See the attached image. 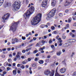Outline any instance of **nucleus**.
<instances>
[{
    "mask_svg": "<svg viewBox=\"0 0 76 76\" xmlns=\"http://www.w3.org/2000/svg\"><path fill=\"white\" fill-rule=\"evenodd\" d=\"M14 40L15 42H18V39H15Z\"/></svg>",
    "mask_w": 76,
    "mask_h": 76,
    "instance_id": "nucleus-28",
    "label": "nucleus"
},
{
    "mask_svg": "<svg viewBox=\"0 0 76 76\" xmlns=\"http://www.w3.org/2000/svg\"><path fill=\"white\" fill-rule=\"evenodd\" d=\"M71 21H72V18H69L68 19V22H69V23H70V22H71Z\"/></svg>",
    "mask_w": 76,
    "mask_h": 76,
    "instance_id": "nucleus-26",
    "label": "nucleus"
},
{
    "mask_svg": "<svg viewBox=\"0 0 76 76\" xmlns=\"http://www.w3.org/2000/svg\"><path fill=\"white\" fill-rule=\"evenodd\" d=\"M19 23V22H14L12 23V25L11 26L10 29H11L12 31H15L16 30V28L17 25Z\"/></svg>",
    "mask_w": 76,
    "mask_h": 76,
    "instance_id": "nucleus-5",
    "label": "nucleus"
},
{
    "mask_svg": "<svg viewBox=\"0 0 76 76\" xmlns=\"http://www.w3.org/2000/svg\"><path fill=\"white\" fill-rule=\"evenodd\" d=\"M39 45V43L38 42L36 45L35 47H38Z\"/></svg>",
    "mask_w": 76,
    "mask_h": 76,
    "instance_id": "nucleus-40",
    "label": "nucleus"
},
{
    "mask_svg": "<svg viewBox=\"0 0 76 76\" xmlns=\"http://www.w3.org/2000/svg\"><path fill=\"white\" fill-rule=\"evenodd\" d=\"M65 12L66 13H67V12H69V10H65Z\"/></svg>",
    "mask_w": 76,
    "mask_h": 76,
    "instance_id": "nucleus-54",
    "label": "nucleus"
},
{
    "mask_svg": "<svg viewBox=\"0 0 76 76\" xmlns=\"http://www.w3.org/2000/svg\"><path fill=\"white\" fill-rule=\"evenodd\" d=\"M3 51H6V48H4L2 49Z\"/></svg>",
    "mask_w": 76,
    "mask_h": 76,
    "instance_id": "nucleus-56",
    "label": "nucleus"
},
{
    "mask_svg": "<svg viewBox=\"0 0 76 76\" xmlns=\"http://www.w3.org/2000/svg\"><path fill=\"white\" fill-rule=\"evenodd\" d=\"M47 1H43L42 4V7H45V8H46V6H47Z\"/></svg>",
    "mask_w": 76,
    "mask_h": 76,
    "instance_id": "nucleus-7",
    "label": "nucleus"
},
{
    "mask_svg": "<svg viewBox=\"0 0 76 76\" xmlns=\"http://www.w3.org/2000/svg\"><path fill=\"white\" fill-rule=\"evenodd\" d=\"M69 34L72 37H75V35L74 34H73V33H72V32H70Z\"/></svg>",
    "mask_w": 76,
    "mask_h": 76,
    "instance_id": "nucleus-20",
    "label": "nucleus"
},
{
    "mask_svg": "<svg viewBox=\"0 0 76 76\" xmlns=\"http://www.w3.org/2000/svg\"><path fill=\"white\" fill-rule=\"evenodd\" d=\"M56 39H58V38H59V36L58 35L57 36H56Z\"/></svg>",
    "mask_w": 76,
    "mask_h": 76,
    "instance_id": "nucleus-63",
    "label": "nucleus"
},
{
    "mask_svg": "<svg viewBox=\"0 0 76 76\" xmlns=\"http://www.w3.org/2000/svg\"><path fill=\"white\" fill-rule=\"evenodd\" d=\"M51 29L52 30H54L55 29V27L54 26L51 27Z\"/></svg>",
    "mask_w": 76,
    "mask_h": 76,
    "instance_id": "nucleus-34",
    "label": "nucleus"
},
{
    "mask_svg": "<svg viewBox=\"0 0 76 76\" xmlns=\"http://www.w3.org/2000/svg\"><path fill=\"white\" fill-rule=\"evenodd\" d=\"M3 25H0V29H1V28H3Z\"/></svg>",
    "mask_w": 76,
    "mask_h": 76,
    "instance_id": "nucleus-55",
    "label": "nucleus"
},
{
    "mask_svg": "<svg viewBox=\"0 0 76 76\" xmlns=\"http://www.w3.org/2000/svg\"><path fill=\"white\" fill-rule=\"evenodd\" d=\"M13 60L14 61H16L17 60V58H15Z\"/></svg>",
    "mask_w": 76,
    "mask_h": 76,
    "instance_id": "nucleus-58",
    "label": "nucleus"
},
{
    "mask_svg": "<svg viewBox=\"0 0 76 76\" xmlns=\"http://www.w3.org/2000/svg\"><path fill=\"white\" fill-rule=\"evenodd\" d=\"M42 43L43 44H44L45 43V41L44 40H42Z\"/></svg>",
    "mask_w": 76,
    "mask_h": 76,
    "instance_id": "nucleus-47",
    "label": "nucleus"
},
{
    "mask_svg": "<svg viewBox=\"0 0 76 76\" xmlns=\"http://www.w3.org/2000/svg\"><path fill=\"white\" fill-rule=\"evenodd\" d=\"M13 73L14 75H16V71L15 70H13Z\"/></svg>",
    "mask_w": 76,
    "mask_h": 76,
    "instance_id": "nucleus-21",
    "label": "nucleus"
},
{
    "mask_svg": "<svg viewBox=\"0 0 76 76\" xmlns=\"http://www.w3.org/2000/svg\"><path fill=\"white\" fill-rule=\"evenodd\" d=\"M22 39H23V40H25V39H26V37H24L23 36H22Z\"/></svg>",
    "mask_w": 76,
    "mask_h": 76,
    "instance_id": "nucleus-38",
    "label": "nucleus"
},
{
    "mask_svg": "<svg viewBox=\"0 0 76 76\" xmlns=\"http://www.w3.org/2000/svg\"><path fill=\"white\" fill-rule=\"evenodd\" d=\"M58 69V67H57L56 68V73H55V76H64V75H60L58 73V72H57V70Z\"/></svg>",
    "mask_w": 76,
    "mask_h": 76,
    "instance_id": "nucleus-9",
    "label": "nucleus"
},
{
    "mask_svg": "<svg viewBox=\"0 0 76 76\" xmlns=\"http://www.w3.org/2000/svg\"><path fill=\"white\" fill-rule=\"evenodd\" d=\"M61 54V52H59L57 53L56 55L57 56H60Z\"/></svg>",
    "mask_w": 76,
    "mask_h": 76,
    "instance_id": "nucleus-23",
    "label": "nucleus"
},
{
    "mask_svg": "<svg viewBox=\"0 0 76 76\" xmlns=\"http://www.w3.org/2000/svg\"><path fill=\"white\" fill-rule=\"evenodd\" d=\"M22 52L23 53H25V52H26V50H23L22 51Z\"/></svg>",
    "mask_w": 76,
    "mask_h": 76,
    "instance_id": "nucleus-46",
    "label": "nucleus"
},
{
    "mask_svg": "<svg viewBox=\"0 0 76 76\" xmlns=\"http://www.w3.org/2000/svg\"><path fill=\"white\" fill-rule=\"evenodd\" d=\"M13 56H15L16 55V53L15 52L13 53L12 54Z\"/></svg>",
    "mask_w": 76,
    "mask_h": 76,
    "instance_id": "nucleus-52",
    "label": "nucleus"
},
{
    "mask_svg": "<svg viewBox=\"0 0 76 76\" xmlns=\"http://www.w3.org/2000/svg\"><path fill=\"white\" fill-rule=\"evenodd\" d=\"M22 54V53L20 51L18 52L17 53V55H21Z\"/></svg>",
    "mask_w": 76,
    "mask_h": 76,
    "instance_id": "nucleus-25",
    "label": "nucleus"
},
{
    "mask_svg": "<svg viewBox=\"0 0 76 76\" xmlns=\"http://www.w3.org/2000/svg\"><path fill=\"white\" fill-rule=\"evenodd\" d=\"M69 28V24H67L66 25V26L64 27V29H67V28Z\"/></svg>",
    "mask_w": 76,
    "mask_h": 76,
    "instance_id": "nucleus-17",
    "label": "nucleus"
},
{
    "mask_svg": "<svg viewBox=\"0 0 76 76\" xmlns=\"http://www.w3.org/2000/svg\"><path fill=\"white\" fill-rule=\"evenodd\" d=\"M66 71V68H62L60 69V71L61 73H64Z\"/></svg>",
    "mask_w": 76,
    "mask_h": 76,
    "instance_id": "nucleus-12",
    "label": "nucleus"
},
{
    "mask_svg": "<svg viewBox=\"0 0 76 76\" xmlns=\"http://www.w3.org/2000/svg\"><path fill=\"white\" fill-rule=\"evenodd\" d=\"M37 52H38V50H34L33 52L34 54H35V53H37Z\"/></svg>",
    "mask_w": 76,
    "mask_h": 76,
    "instance_id": "nucleus-30",
    "label": "nucleus"
},
{
    "mask_svg": "<svg viewBox=\"0 0 76 76\" xmlns=\"http://www.w3.org/2000/svg\"><path fill=\"white\" fill-rule=\"evenodd\" d=\"M28 61H31V58H28Z\"/></svg>",
    "mask_w": 76,
    "mask_h": 76,
    "instance_id": "nucleus-59",
    "label": "nucleus"
},
{
    "mask_svg": "<svg viewBox=\"0 0 76 76\" xmlns=\"http://www.w3.org/2000/svg\"><path fill=\"white\" fill-rule=\"evenodd\" d=\"M73 76H76V72H74L72 75Z\"/></svg>",
    "mask_w": 76,
    "mask_h": 76,
    "instance_id": "nucleus-31",
    "label": "nucleus"
},
{
    "mask_svg": "<svg viewBox=\"0 0 76 76\" xmlns=\"http://www.w3.org/2000/svg\"><path fill=\"white\" fill-rule=\"evenodd\" d=\"M53 33L54 34H57V31H54Z\"/></svg>",
    "mask_w": 76,
    "mask_h": 76,
    "instance_id": "nucleus-62",
    "label": "nucleus"
},
{
    "mask_svg": "<svg viewBox=\"0 0 76 76\" xmlns=\"http://www.w3.org/2000/svg\"><path fill=\"white\" fill-rule=\"evenodd\" d=\"M26 4H28L29 3V1L28 0H26Z\"/></svg>",
    "mask_w": 76,
    "mask_h": 76,
    "instance_id": "nucleus-48",
    "label": "nucleus"
},
{
    "mask_svg": "<svg viewBox=\"0 0 76 76\" xmlns=\"http://www.w3.org/2000/svg\"><path fill=\"white\" fill-rule=\"evenodd\" d=\"M4 1V0H0V6H1L3 4Z\"/></svg>",
    "mask_w": 76,
    "mask_h": 76,
    "instance_id": "nucleus-19",
    "label": "nucleus"
},
{
    "mask_svg": "<svg viewBox=\"0 0 76 76\" xmlns=\"http://www.w3.org/2000/svg\"><path fill=\"white\" fill-rule=\"evenodd\" d=\"M1 57H2V58H4V57H5V56H4V55H2V56H1Z\"/></svg>",
    "mask_w": 76,
    "mask_h": 76,
    "instance_id": "nucleus-61",
    "label": "nucleus"
},
{
    "mask_svg": "<svg viewBox=\"0 0 76 76\" xmlns=\"http://www.w3.org/2000/svg\"><path fill=\"white\" fill-rule=\"evenodd\" d=\"M56 12V8H53L49 13L47 14V16L48 18H50L51 17H53L55 15V13Z\"/></svg>",
    "mask_w": 76,
    "mask_h": 76,
    "instance_id": "nucleus-4",
    "label": "nucleus"
},
{
    "mask_svg": "<svg viewBox=\"0 0 76 76\" xmlns=\"http://www.w3.org/2000/svg\"><path fill=\"white\" fill-rule=\"evenodd\" d=\"M21 3V2L20 1H15L14 2V4L12 5L14 8V11H16L19 9Z\"/></svg>",
    "mask_w": 76,
    "mask_h": 76,
    "instance_id": "nucleus-3",
    "label": "nucleus"
},
{
    "mask_svg": "<svg viewBox=\"0 0 76 76\" xmlns=\"http://www.w3.org/2000/svg\"><path fill=\"white\" fill-rule=\"evenodd\" d=\"M24 61H25V63H26V64L28 62V60H24Z\"/></svg>",
    "mask_w": 76,
    "mask_h": 76,
    "instance_id": "nucleus-50",
    "label": "nucleus"
},
{
    "mask_svg": "<svg viewBox=\"0 0 76 76\" xmlns=\"http://www.w3.org/2000/svg\"><path fill=\"white\" fill-rule=\"evenodd\" d=\"M30 50H31V48H29L26 49V52H28V51Z\"/></svg>",
    "mask_w": 76,
    "mask_h": 76,
    "instance_id": "nucleus-32",
    "label": "nucleus"
},
{
    "mask_svg": "<svg viewBox=\"0 0 76 76\" xmlns=\"http://www.w3.org/2000/svg\"><path fill=\"white\" fill-rule=\"evenodd\" d=\"M1 69H2V70H5V67H4V66H2L1 67Z\"/></svg>",
    "mask_w": 76,
    "mask_h": 76,
    "instance_id": "nucleus-42",
    "label": "nucleus"
},
{
    "mask_svg": "<svg viewBox=\"0 0 76 76\" xmlns=\"http://www.w3.org/2000/svg\"><path fill=\"white\" fill-rule=\"evenodd\" d=\"M10 50H11L10 48H7V50H8V51H10Z\"/></svg>",
    "mask_w": 76,
    "mask_h": 76,
    "instance_id": "nucleus-51",
    "label": "nucleus"
},
{
    "mask_svg": "<svg viewBox=\"0 0 76 76\" xmlns=\"http://www.w3.org/2000/svg\"><path fill=\"white\" fill-rule=\"evenodd\" d=\"M33 39L34 41H35L37 39V38L36 37H34Z\"/></svg>",
    "mask_w": 76,
    "mask_h": 76,
    "instance_id": "nucleus-57",
    "label": "nucleus"
},
{
    "mask_svg": "<svg viewBox=\"0 0 76 76\" xmlns=\"http://www.w3.org/2000/svg\"><path fill=\"white\" fill-rule=\"evenodd\" d=\"M62 38L63 39H65L66 38V36L64 35H63L62 36Z\"/></svg>",
    "mask_w": 76,
    "mask_h": 76,
    "instance_id": "nucleus-49",
    "label": "nucleus"
},
{
    "mask_svg": "<svg viewBox=\"0 0 76 76\" xmlns=\"http://www.w3.org/2000/svg\"><path fill=\"white\" fill-rule=\"evenodd\" d=\"M71 32H72V33H74V32H75V34H76V30H72Z\"/></svg>",
    "mask_w": 76,
    "mask_h": 76,
    "instance_id": "nucleus-29",
    "label": "nucleus"
},
{
    "mask_svg": "<svg viewBox=\"0 0 76 76\" xmlns=\"http://www.w3.org/2000/svg\"><path fill=\"white\" fill-rule=\"evenodd\" d=\"M35 66H36V65H35V64H32V67H35Z\"/></svg>",
    "mask_w": 76,
    "mask_h": 76,
    "instance_id": "nucleus-60",
    "label": "nucleus"
},
{
    "mask_svg": "<svg viewBox=\"0 0 76 76\" xmlns=\"http://www.w3.org/2000/svg\"><path fill=\"white\" fill-rule=\"evenodd\" d=\"M44 26H45L44 25H42L40 26V28H44Z\"/></svg>",
    "mask_w": 76,
    "mask_h": 76,
    "instance_id": "nucleus-35",
    "label": "nucleus"
},
{
    "mask_svg": "<svg viewBox=\"0 0 76 76\" xmlns=\"http://www.w3.org/2000/svg\"><path fill=\"white\" fill-rule=\"evenodd\" d=\"M10 14L9 13H7L4 15V16L2 17V19L4 20V22H5V20H7V19H9Z\"/></svg>",
    "mask_w": 76,
    "mask_h": 76,
    "instance_id": "nucleus-6",
    "label": "nucleus"
},
{
    "mask_svg": "<svg viewBox=\"0 0 76 76\" xmlns=\"http://www.w3.org/2000/svg\"><path fill=\"white\" fill-rule=\"evenodd\" d=\"M41 14L40 13L37 14L36 17L33 20V21H32L31 22L32 25L34 26L37 25L38 23L41 21Z\"/></svg>",
    "mask_w": 76,
    "mask_h": 76,
    "instance_id": "nucleus-1",
    "label": "nucleus"
},
{
    "mask_svg": "<svg viewBox=\"0 0 76 76\" xmlns=\"http://www.w3.org/2000/svg\"><path fill=\"white\" fill-rule=\"evenodd\" d=\"M8 61L9 63H10V62H11V61H12V59H9L8 60Z\"/></svg>",
    "mask_w": 76,
    "mask_h": 76,
    "instance_id": "nucleus-41",
    "label": "nucleus"
},
{
    "mask_svg": "<svg viewBox=\"0 0 76 76\" xmlns=\"http://www.w3.org/2000/svg\"><path fill=\"white\" fill-rule=\"evenodd\" d=\"M21 69H25V66L24 65H22L21 67Z\"/></svg>",
    "mask_w": 76,
    "mask_h": 76,
    "instance_id": "nucleus-44",
    "label": "nucleus"
},
{
    "mask_svg": "<svg viewBox=\"0 0 76 76\" xmlns=\"http://www.w3.org/2000/svg\"><path fill=\"white\" fill-rule=\"evenodd\" d=\"M11 6V4L10 2H7L6 5H4L5 7H10Z\"/></svg>",
    "mask_w": 76,
    "mask_h": 76,
    "instance_id": "nucleus-14",
    "label": "nucleus"
},
{
    "mask_svg": "<svg viewBox=\"0 0 76 76\" xmlns=\"http://www.w3.org/2000/svg\"><path fill=\"white\" fill-rule=\"evenodd\" d=\"M68 41L70 42H74L76 41V40L75 39H69Z\"/></svg>",
    "mask_w": 76,
    "mask_h": 76,
    "instance_id": "nucleus-15",
    "label": "nucleus"
},
{
    "mask_svg": "<svg viewBox=\"0 0 76 76\" xmlns=\"http://www.w3.org/2000/svg\"><path fill=\"white\" fill-rule=\"evenodd\" d=\"M44 73L46 75H48L50 74V71L48 69L45 70L44 71Z\"/></svg>",
    "mask_w": 76,
    "mask_h": 76,
    "instance_id": "nucleus-8",
    "label": "nucleus"
},
{
    "mask_svg": "<svg viewBox=\"0 0 76 76\" xmlns=\"http://www.w3.org/2000/svg\"><path fill=\"white\" fill-rule=\"evenodd\" d=\"M4 65L5 67H7L8 65V62H5L4 64Z\"/></svg>",
    "mask_w": 76,
    "mask_h": 76,
    "instance_id": "nucleus-18",
    "label": "nucleus"
},
{
    "mask_svg": "<svg viewBox=\"0 0 76 76\" xmlns=\"http://www.w3.org/2000/svg\"><path fill=\"white\" fill-rule=\"evenodd\" d=\"M71 42H68L67 43H66L64 45V46L65 47H68V46H69V45H71Z\"/></svg>",
    "mask_w": 76,
    "mask_h": 76,
    "instance_id": "nucleus-10",
    "label": "nucleus"
},
{
    "mask_svg": "<svg viewBox=\"0 0 76 76\" xmlns=\"http://www.w3.org/2000/svg\"><path fill=\"white\" fill-rule=\"evenodd\" d=\"M49 74L50 76H53L54 74V72H52L51 73V72H50V74Z\"/></svg>",
    "mask_w": 76,
    "mask_h": 76,
    "instance_id": "nucleus-22",
    "label": "nucleus"
},
{
    "mask_svg": "<svg viewBox=\"0 0 76 76\" xmlns=\"http://www.w3.org/2000/svg\"><path fill=\"white\" fill-rule=\"evenodd\" d=\"M73 26H76V23H75L74 24Z\"/></svg>",
    "mask_w": 76,
    "mask_h": 76,
    "instance_id": "nucleus-64",
    "label": "nucleus"
},
{
    "mask_svg": "<svg viewBox=\"0 0 76 76\" xmlns=\"http://www.w3.org/2000/svg\"><path fill=\"white\" fill-rule=\"evenodd\" d=\"M35 10V8L34 7H31L26 12H25L24 14L23 15V16L25 18V19H26L29 18V17L31 15H32L33 13L34 10Z\"/></svg>",
    "mask_w": 76,
    "mask_h": 76,
    "instance_id": "nucleus-2",
    "label": "nucleus"
},
{
    "mask_svg": "<svg viewBox=\"0 0 76 76\" xmlns=\"http://www.w3.org/2000/svg\"><path fill=\"white\" fill-rule=\"evenodd\" d=\"M46 62V63H48L50 61V59H48L46 60L45 61Z\"/></svg>",
    "mask_w": 76,
    "mask_h": 76,
    "instance_id": "nucleus-39",
    "label": "nucleus"
},
{
    "mask_svg": "<svg viewBox=\"0 0 76 76\" xmlns=\"http://www.w3.org/2000/svg\"><path fill=\"white\" fill-rule=\"evenodd\" d=\"M51 48H53V49H55V48H56V47H54V45H52L51 46Z\"/></svg>",
    "mask_w": 76,
    "mask_h": 76,
    "instance_id": "nucleus-36",
    "label": "nucleus"
},
{
    "mask_svg": "<svg viewBox=\"0 0 76 76\" xmlns=\"http://www.w3.org/2000/svg\"><path fill=\"white\" fill-rule=\"evenodd\" d=\"M70 2H69V0H66L65 3L64 4L65 6H67L68 5H69V4H70Z\"/></svg>",
    "mask_w": 76,
    "mask_h": 76,
    "instance_id": "nucleus-13",
    "label": "nucleus"
},
{
    "mask_svg": "<svg viewBox=\"0 0 76 76\" xmlns=\"http://www.w3.org/2000/svg\"><path fill=\"white\" fill-rule=\"evenodd\" d=\"M16 57H17V59H18V60H20V59H21V58H20V56L19 55H16Z\"/></svg>",
    "mask_w": 76,
    "mask_h": 76,
    "instance_id": "nucleus-16",
    "label": "nucleus"
},
{
    "mask_svg": "<svg viewBox=\"0 0 76 76\" xmlns=\"http://www.w3.org/2000/svg\"><path fill=\"white\" fill-rule=\"evenodd\" d=\"M59 16L60 17H62V16H63V14L61 13H60L59 14Z\"/></svg>",
    "mask_w": 76,
    "mask_h": 76,
    "instance_id": "nucleus-33",
    "label": "nucleus"
},
{
    "mask_svg": "<svg viewBox=\"0 0 76 76\" xmlns=\"http://www.w3.org/2000/svg\"><path fill=\"white\" fill-rule=\"evenodd\" d=\"M22 63L23 64H26V63H25V61H22Z\"/></svg>",
    "mask_w": 76,
    "mask_h": 76,
    "instance_id": "nucleus-43",
    "label": "nucleus"
},
{
    "mask_svg": "<svg viewBox=\"0 0 76 76\" xmlns=\"http://www.w3.org/2000/svg\"><path fill=\"white\" fill-rule=\"evenodd\" d=\"M12 56H12V54H10L9 55V57H12Z\"/></svg>",
    "mask_w": 76,
    "mask_h": 76,
    "instance_id": "nucleus-53",
    "label": "nucleus"
},
{
    "mask_svg": "<svg viewBox=\"0 0 76 76\" xmlns=\"http://www.w3.org/2000/svg\"><path fill=\"white\" fill-rule=\"evenodd\" d=\"M39 64H43V63H44V61L43 60H39Z\"/></svg>",
    "mask_w": 76,
    "mask_h": 76,
    "instance_id": "nucleus-24",
    "label": "nucleus"
},
{
    "mask_svg": "<svg viewBox=\"0 0 76 76\" xmlns=\"http://www.w3.org/2000/svg\"><path fill=\"white\" fill-rule=\"evenodd\" d=\"M51 42H52V39H50L49 41V44H51Z\"/></svg>",
    "mask_w": 76,
    "mask_h": 76,
    "instance_id": "nucleus-37",
    "label": "nucleus"
},
{
    "mask_svg": "<svg viewBox=\"0 0 76 76\" xmlns=\"http://www.w3.org/2000/svg\"><path fill=\"white\" fill-rule=\"evenodd\" d=\"M30 54H31V51H29V52L27 53V55L28 56H29Z\"/></svg>",
    "mask_w": 76,
    "mask_h": 76,
    "instance_id": "nucleus-45",
    "label": "nucleus"
},
{
    "mask_svg": "<svg viewBox=\"0 0 76 76\" xmlns=\"http://www.w3.org/2000/svg\"><path fill=\"white\" fill-rule=\"evenodd\" d=\"M43 50H44L42 48H40L39 49V51H42Z\"/></svg>",
    "mask_w": 76,
    "mask_h": 76,
    "instance_id": "nucleus-27",
    "label": "nucleus"
},
{
    "mask_svg": "<svg viewBox=\"0 0 76 76\" xmlns=\"http://www.w3.org/2000/svg\"><path fill=\"white\" fill-rule=\"evenodd\" d=\"M56 5V1L55 0H53L51 2V5L52 6H55Z\"/></svg>",
    "mask_w": 76,
    "mask_h": 76,
    "instance_id": "nucleus-11",
    "label": "nucleus"
}]
</instances>
